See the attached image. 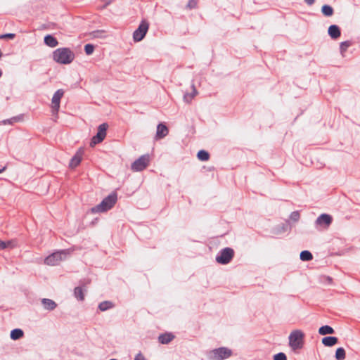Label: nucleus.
Masks as SVG:
<instances>
[{"label": "nucleus", "mask_w": 360, "mask_h": 360, "mask_svg": "<svg viewBox=\"0 0 360 360\" xmlns=\"http://www.w3.org/2000/svg\"><path fill=\"white\" fill-rule=\"evenodd\" d=\"M75 58V54L68 48H59L53 52V59L60 64H70Z\"/></svg>", "instance_id": "1"}, {"label": "nucleus", "mask_w": 360, "mask_h": 360, "mask_svg": "<svg viewBox=\"0 0 360 360\" xmlns=\"http://www.w3.org/2000/svg\"><path fill=\"white\" fill-rule=\"evenodd\" d=\"M117 196L115 193H112L105 198L101 203L91 209V212L98 213L104 212L110 210L116 203Z\"/></svg>", "instance_id": "2"}, {"label": "nucleus", "mask_w": 360, "mask_h": 360, "mask_svg": "<svg viewBox=\"0 0 360 360\" xmlns=\"http://www.w3.org/2000/svg\"><path fill=\"white\" fill-rule=\"evenodd\" d=\"M304 333L299 329L292 330L288 337L289 346L293 351L300 349L303 347Z\"/></svg>", "instance_id": "3"}, {"label": "nucleus", "mask_w": 360, "mask_h": 360, "mask_svg": "<svg viewBox=\"0 0 360 360\" xmlns=\"http://www.w3.org/2000/svg\"><path fill=\"white\" fill-rule=\"evenodd\" d=\"M232 355V351L228 347H219L212 349L207 352L209 360H224Z\"/></svg>", "instance_id": "4"}, {"label": "nucleus", "mask_w": 360, "mask_h": 360, "mask_svg": "<svg viewBox=\"0 0 360 360\" xmlns=\"http://www.w3.org/2000/svg\"><path fill=\"white\" fill-rule=\"evenodd\" d=\"M234 251L231 248H225L222 249L217 255L216 261L221 264H229L233 259Z\"/></svg>", "instance_id": "5"}, {"label": "nucleus", "mask_w": 360, "mask_h": 360, "mask_svg": "<svg viewBox=\"0 0 360 360\" xmlns=\"http://www.w3.org/2000/svg\"><path fill=\"white\" fill-rule=\"evenodd\" d=\"M67 251L61 250L53 252L46 257L44 262L47 265L55 266L60 263V262L64 260L67 257Z\"/></svg>", "instance_id": "6"}, {"label": "nucleus", "mask_w": 360, "mask_h": 360, "mask_svg": "<svg viewBox=\"0 0 360 360\" xmlns=\"http://www.w3.org/2000/svg\"><path fill=\"white\" fill-rule=\"evenodd\" d=\"M108 128L107 123H103L98 127L97 134L94 136L90 142V146L94 147L96 144L102 142L106 136V131Z\"/></svg>", "instance_id": "7"}, {"label": "nucleus", "mask_w": 360, "mask_h": 360, "mask_svg": "<svg viewBox=\"0 0 360 360\" xmlns=\"http://www.w3.org/2000/svg\"><path fill=\"white\" fill-rule=\"evenodd\" d=\"M149 28V23L143 20L138 28L133 33V39L136 42L141 41L146 36Z\"/></svg>", "instance_id": "8"}, {"label": "nucleus", "mask_w": 360, "mask_h": 360, "mask_svg": "<svg viewBox=\"0 0 360 360\" xmlns=\"http://www.w3.org/2000/svg\"><path fill=\"white\" fill-rule=\"evenodd\" d=\"M150 162L148 155H143L136 160L131 165V169L134 172H141L145 169Z\"/></svg>", "instance_id": "9"}, {"label": "nucleus", "mask_w": 360, "mask_h": 360, "mask_svg": "<svg viewBox=\"0 0 360 360\" xmlns=\"http://www.w3.org/2000/svg\"><path fill=\"white\" fill-rule=\"evenodd\" d=\"M333 218L330 214H321L315 221V226L319 230L327 229L331 224Z\"/></svg>", "instance_id": "10"}, {"label": "nucleus", "mask_w": 360, "mask_h": 360, "mask_svg": "<svg viewBox=\"0 0 360 360\" xmlns=\"http://www.w3.org/2000/svg\"><path fill=\"white\" fill-rule=\"evenodd\" d=\"M64 95V91L63 89L57 90L51 99V108L53 113L57 115L60 109V99Z\"/></svg>", "instance_id": "11"}, {"label": "nucleus", "mask_w": 360, "mask_h": 360, "mask_svg": "<svg viewBox=\"0 0 360 360\" xmlns=\"http://www.w3.org/2000/svg\"><path fill=\"white\" fill-rule=\"evenodd\" d=\"M169 130L167 126L162 123H160L157 126L155 139H161L168 134Z\"/></svg>", "instance_id": "12"}, {"label": "nucleus", "mask_w": 360, "mask_h": 360, "mask_svg": "<svg viewBox=\"0 0 360 360\" xmlns=\"http://www.w3.org/2000/svg\"><path fill=\"white\" fill-rule=\"evenodd\" d=\"M192 91L191 93H185L183 97V100L186 103L190 104L193 99L198 95V91H197L194 84L191 85Z\"/></svg>", "instance_id": "13"}, {"label": "nucleus", "mask_w": 360, "mask_h": 360, "mask_svg": "<svg viewBox=\"0 0 360 360\" xmlns=\"http://www.w3.org/2000/svg\"><path fill=\"white\" fill-rule=\"evenodd\" d=\"M83 155L82 149H79L76 154L72 158L70 162V167L75 168L79 165L82 161Z\"/></svg>", "instance_id": "14"}, {"label": "nucleus", "mask_w": 360, "mask_h": 360, "mask_svg": "<svg viewBox=\"0 0 360 360\" xmlns=\"http://www.w3.org/2000/svg\"><path fill=\"white\" fill-rule=\"evenodd\" d=\"M41 304L44 309L49 311H52L57 307L56 303L53 300L47 298L42 299Z\"/></svg>", "instance_id": "15"}, {"label": "nucleus", "mask_w": 360, "mask_h": 360, "mask_svg": "<svg viewBox=\"0 0 360 360\" xmlns=\"http://www.w3.org/2000/svg\"><path fill=\"white\" fill-rule=\"evenodd\" d=\"M338 339L333 336H327L322 338L321 342L326 347H332L338 343Z\"/></svg>", "instance_id": "16"}, {"label": "nucleus", "mask_w": 360, "mask_h": 360, "mask_svg": "<svg viewBox=\"0 0 360 360\" xmlns=\"http://www.w3.org/2000/svg\"><path fill=\"white\" fill-rule=\"evenodd\" d=\"M328 34L332 39H336L340 36V30L335 25H330L328 28Z\"/></svg>", "instance_id": "17"}, {"label": "nucleus", "mask_w": 360, "mask_h": 360, "mask_svg": "<svg viewBox=\"0 0 360 360\" xmlns=\"http://www.w3.org/2000/svg\"><path fill=\"white\" fill-rule=\"evenodd\" d=\"M18 245L17 241L15 240H11L6 242L0 241V250H4L6 248L13 249L16 248Z\"/></svg>", "instance_id": "18"}, {"label": "nucleus", "mask_w": 360, "mask_h": 360, "mask_svg": "<svg viewBox=\"0 0 360 360\" xmlns=\"http://www.w3.org/2000/svg\"><path fill=\"white\" fill-rule=\"evenodd\" d=\"M174 338V335L172 333H167L160 335L158 337V340L161 344H168Z\"/></svg>", "instance_id": "19"}, {"label": "nucleus", "mask_w": 360, "mask_h": 360, "mask_svg": "<svg viewBox=\"0 0 360 360\" xmlns=\"http://www.w3.org/2000/svg\"><path fill=\"white\" fill-rule=\"evenodd\" d=\"M44 43L51 48L56 47L58 44L57 39L50 34L45 36Z\"/></svg>", "instance_id": "20"}, {"label": "nucleus", "mask_w": 360, "mask_h": 360, "mask_svg": "<svg viewBox=\"0 0 360 360\" xmlns=\"http://www.w3.org/2000/svg\"><path fill=\"white\" fill-rule=\"evenodd\" d=\"M319 333L321 335H326L328 334H333L334 333V329L329 326H323L319 328Z\"/></svg>", "instance_id": "21"}, {"label": "nucleus", "mask_w": 360, "mask_h": 360, "mask_svg": "<svg viewBox=\"0 0 360 360\" xmlns=\"http://www.w3.org/2000/svg\"><path fill=\"white\" fill-rule=\"evenodd\" d=\"M113 307H114L113 303L112 302H110V301H103V302H101L98 304V309L101 311H105L106 310L112 309Z\"/></svg>", "instance_id": "22"}, {"label": "nucleus", "mask_w": 360, "mask_h": 360, "mask_svg": "<svg viewBox=\"0 0 360 360\" xmlns=\"http://www.w3.org/2000/svg\"><path fill=\"white\" fill-rule=\"evenodd\" d=\"M23 335L24 333L21 329H13L11 332V338L13 340H16L21 338L23 336Z\"/></svg>", "instance_id": "23"}, {"label": "nucleus", "mask_w": 360, "mask_h": 360, "mask_svg": "<svg viewBox=\"0 0 360 360\" xmlns=\"http://www.w3.org/2000/svg\"><path fill=\"white\" fill-rule=\"evenodd\" d=\"M74 294L77 300L80 301H83L84 300V294L82 288L76 287L74 290Z\"/></svg>", "instance_id": "24"}, {"label": "nucleus", "mask_w": 360, "mask_h": 360, "mask_svg": "<svg viewBox=\"0 0 360 360\" xmlns=\"http://www.w3.org/2000/svg\"><path fill=\"white\" fill-rule=\"evenodd\" d=\"M346 357L345 350L342 347L337 349L335 352V359L337 360H344Z\"/></svg>", "instance_id": "25"}, {"label": "nucleus", "mask_w": 360, "mask_h": 360, "mask_svg": "<svg viewBox=\"0 0 360 360\" xmlns=\"http://www.w3.org/2000/svg\"><path fill=\"white\" fill-rule=\"evenodd\" d=\"M300 257L302 261H310L313 258L311 253L308 250L301 252Z\"/></svg>", "instance_id": "26"}, {"label": "nucleus", "mask_w": 360, "mask_h": 360, "mask_svg": "<svg viewBox=\"0 0 360 360\" xmlns=\"http://www.w3.org/2000/svg\"><path fill=\"white\" fill-rule=\"evenodd\" d=\"M321 11L326 16H331L333 14V9L329 5H323L321 8Z\"/></svg>", "instance_id": "27"}, {"label": "nucleus", "mask_w": 360, "mask_h": 360, "mask_svg": "<svg viewBox=\"0 0 360 360\" xmlns=\"http://www.w3.org/2000/svg\"><path fill=\"white\" fill-rule=\"evenodd\" d=\"M197 156L198 158L202 161H207L209 160L210 158L209 153L204 150L198 151Z\"/></svg>", "instance_id": "28"}, {"label": "nucleus", "mask_w": 360, "mask_h": 360, "mask_svg": "<svg viewBox=\"0 0 360 360\" xmlns=\"http://www.w3.org/2000/svg\"><path fill=\"white\" fill-rule=\"evenodd\" d=\"M351 46V43L349 41H343L340 44V53L342 56H345V53L346 52L347 49Z\"/></svg>", "instance_id": "29"}, {"label": "nucleus", "mask_w": 360, "mask_h": 360, "mask_svg": "<svg viewBox=\"0 0 360 360\" xmlns=\"http://www.w3.org/2000/svg\"><path fill=\"white\" fill-rule=\"evenodd\" d=\"M84 51L86 55H91L94 51V46L92 44H88L84 46Z\"/></svg>", "instance_id": "30"}, {"label": "nucleus", "mask_w": 360, "mask_h": 360, "mask_svg": "<svg viewBox=\"0 0 360 360\" xmlns=\"http://www.w3.org/2000/svg\"><path fill=\"white\" fill-rule=\"evenodd\" d=\"M300 213L297 211L292 212L290 215V219L293 221H297L300 219Z\"/></svg>", "instance_id": "31"}, {"label": "nucleus", "mask_w": 360, "mask_h": 360, "mask_svg": "<svg viewBox=\"0 0 360 360\" xmlns=\"http://www.w3.org/2000/svg\"><path fill=\"white\" fill-rule=\"evenodd\" d=\"M274 360H287V357L284 353L280 352L274 356Z\"/></svg>", "instance_id": "32"}, {"label": "nucleus", "mask_w": 360, "mask_h": 360, "mask_svg": "<svg viewBox=\"0 0 360 360\" xmlns=\"http://www.w3.org/2000/svg\"><path fill=\"white\" fill-rule=\"evenodd\" d=\"M198 2L196 0H189L187 4V8L192 9L196 8Z\"/></svg>", "instance_id": "33"}, {"label": "nucleus", "mask_w": 360, "mask_h": 360, "mask_svg": "<svg viewBox=\"0 0 360 360\" xmlns=\"http://www.w3.org/2000/svg\"><path fill=\"white\" fill-rule=\"evenodd\" d=\"M17 119L15 117H13L11 119H8L2 121L4 124H13L14 122H15Z\"/></svg>", "instance_id": "34"}, {"label": "nucleus", "mask_w": 360, "mask_h": 360, "mask_svg": "<svg viewBox=\"0 0 360 360\" xmlns=\"http://www.w3.org/2000/svg\"><path fill=\"white\" fill-rule=\"evenodd\" d=\"M15 34H13V33H8V34H2L0 38L1 39H6V38H8V39H13L15 37Z\"/></svg>", "instance_id": "35"}, {"label": "nucleus", "mask_w": 360, "mask_h": 360, "mask_svg": "<svg viewBox=\"0 0 360 360\" xmlns=\"http://www.w3.org/2000/svg\"><path fill=\"white\" fill-rule=\"evenodd\" d=\"M134 360H146V358L141 352H139L135 356Z\"/></svg>", "instance_id": "36"}, {"label": "nucleus", "mask_w": 360, "mask_h": 360, "mask_svg": "<svg viewBox=\"0 0 360 360\" xmlns=\"http://www.w3.org/2000/svg\"><path fill=\"white\" fill-rule=\"evenodd\" d=\"M308 5H312L315 0H304Z\"/></svg>", "instance_id": "37"}, {"label": "nucleus", "mask_w": 360, "mask_h": 360, "mask_svg": "<svg viewBox=\"0 0 360 360\" xmlns=\"http://www.w3.org/2000/svg\"><path fill=\"white\" fill-rule=\"evenodd\" d=\"M6 169V167H3L2 169H0V174L2 173Z\"/></svg>", "instance_id": "38"}, {"label": "nucleus", "mask_w": 360, "mask_h": 360, "mask_svg": "<svg viewBox=\"0 0 360 360\" xmlns=\"http://www.w3.org/2000/svg\"><path fill=\"white\" fill-rule=\"evenodd\" d=\"M327 279L329 281H331V278L330 277H328Z\"/></svg>", "instance_id": "39"}, {"label": "nucleus", "mask_w": 360, "mask_h": 360, "mask_svg": "<svg viewBox=\"0 0 360 360\" xmlns=\"http://www.w3.org/2000/svg\"><path fill=\"white\" fill-rule=\"evenodd\" d=\"M1 75H2V72H1V70H0V77H1Z\"/></svg>", "instance_id": "40"}]
</instances>
